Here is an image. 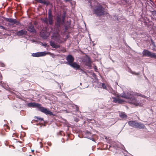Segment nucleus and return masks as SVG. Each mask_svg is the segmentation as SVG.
<instances>
[{
  "mask_svg": "<svg viewBox=\"0 0 156 156\" xmlns=\"http://www.w3.org/2000/svg\"><path fill=\"white\" fill-rule=\"evenodd\" d=\"M94 2V0H91V2ZM90 5L92 9H93V11L95 14L98 16H101L103 15L104 9L101 5H99L96 2L95 3L94 7H93L91 2Z\"/></svg>",
  "mask_w": 156,
  "mask_h": 156,
  "instance_id": "7ed1b4c3",
  "label": "nucleus"
},
{
  "mask_svg": "<svg viewBox=\"0 0 156 156\" xmlns=\"http://www.w3.org/2000/svg\"><path fill=\"white\" fill-rule=\"evenodd\" d=\"M113 101L115 103H121L123 101L118 98H113Z\"/></svg>",
  "mask_w": 156,
  "mask_h": 156,
  "instance_id": "2eb2a0df",
  "label": "nucleus"
},
{
  "mask_svg": "<svg viewBox=\"0 0 156 156\" xmlns=\"http://www.w3.org/2000/svg\"><path fill=\"white\" fill-rule=\"evenodd\" d=\"M135 95L141 96L144 98H146V96L144 95H142L141 94L137 93L135 94L131 92H129L123 94L122 95V97L128 99V101L130 103L133 104L136 106H141V104L139 101L136 99L134 97Z\"/></svg>",
  "mask_w": 156,
  "mask_h": 156,
  "instance_id": "f257e3e1",
  "label": "nucleus"
},
{
  "mask_svg": "<svg viewBox=\"0 0 156 156\" xmlns=\"http://www.w3.org/2000/svg\"><path fill=\"white\" fill-rule=\"evenodd\" d=\"M51 38L57 41L58 43H61L62 41L60 39V37L59 34L57 32L53 34L51 36Z\"/></svg>",
  "mask_w": 156,
  "mask_h": 156,
  "instance_id": "0eeeda50",
  "label": "nucleus"
},
{
  "mask_svg": "<svg viewBox=\"0 0 156 156\" xmlns=\"http://www.w3.org/2000/svg\"><path fill=\"white\" fill-rule=\"evenodd\" d=\"M27 30L30 32L32 33H35L36 32L34 26L30 24L29 25L28 27Z\"/></svg>",
  "mask_w": 156,
  "mask_h": 156,
  "instance_id": "f8f14e48",
  "label": "nucleus"
},
{
  "mask_svg": "<svg viewBox=\"0 0 156 156\" xmlns=\"http://www.w3.org/2000/svg\"><path fill=\"white\" fill-rule=\"evenodd\" d=\"M71 67L75 69H79L80 68V66L76 62H73L69 65Z\"/></svg>",
  "mask_w": 156,
  "mask_h": 156,
  "instance_id": "9b49d317",
  "label": "nucleus"
},
{
  "mask_svg": "<svg viewBox=\"0 0 156 156\" xmlns=\"http://www.w3.org/2000/svg\"><path fill=\"white\" fill-rule=\"evenodd\" d=\"M108 90L110 92L112 93L113 89H112L109 86H107Z\"/></svg>",
  "mask_w": 156,
  "mask_h": 156,
  "instance_id": "6ab92c4d",
  "label": "nucleus"
},
{
  "mask_svg": "<svg viewBox=\"0 0 156 156\" xmlns=\"http://www.w3.org/2000/svg\"><path fill=\"white\" fill-rule=\"evenodd\" d=\"M48 54H51V53L49 52H40L33 53L32 54V55L33 57H39L44 56Z\"/></svg>",
  "mask_w": 156,
  "mask_h": 156,
  "instance_id": "423d86ee",
  "label": "nucleus"
},
{
  "mask_svg": "<svg viewBox=\"0 0 156 156\" xmlns=\"http://www.w3.org/2000/svg\"><path fill=\"white\" fill-rule=\"evenodd\" d=\"M37 2L40 3H41L45 4H46V2L45 0H35Z\"/></svg>",
  "mask_w": 156,
  "mask_h": 156,
  "instance_id": "a211bd4d",
  "label": "nucleus"
},
{
  "mask_svg": "<svg viewBox=\"0 0 156 156\" xmlns=\"http://www.w3.org/2000/svg\"><path fill=\"white\" fill-rule=\"evenodd\" d=\"M40 34L41 37H42L43 38L45 39L47 38L48 36L49 35V34L48 33H47L46 34H45L44 35H43L42 34V32H41L40 33Z\"/></svg>",
  "mask_w": 156,
  "mask_h": 156,
  "instance_id": "f3484780",
  "label": "nucleus"
},
{
  "mask_svg": "<svg viewBox=\"0 0 156 156\" xmlns=\"http://www.w3.org/2000/svg\"><path fill=\"white\" fill-rule=\"evenodd\" d=\"M66 59L69 65L73 62L74 61V58L72 56L70 55H68L66 57Z\"/></svg>",
  "mask_w": 156,
  "mask_h": 156,
  "instance_id": "6e6552de",
  "label": "nucleus"
},
{
  "mask_svg": "<svg viewBox=\"0 0 156 156\" xmlns=\"http://www.w3.org/2000/svg\"><path fill=\"white\" fill-rule=\"evenodd\" d=\"M142 54L143 56L156 58V55L154 53H152L147 50H144L143 51Z\"/></svg>",
  "mask_w": 156,
  "mask_h": 156,
  "instance_id": "39448f33",
  "label": "nucleus"
},
{
  "mask_svg": "<svg viewBox=\"0 0 156 156\" xmlns=\"http://www.w3.org/2000/svg\"><path fill=\"white\" fill-rule=\"evenodd\" d=\"M79 69H80V71L82 72V73H85V71H83V70L82 69L80 68Z\"/></svg>",
  "mask_w": 156,
  "mask_h": 156,
  "instance_id": "b1692460",
  "label": "nucleus"
},
{
  "mask_svg": "<svg viewBox=\"0 0 156 156\" xmlns=\"http://www.w3.org/2000/svg\"><path fill=\"white\" fill-rule=\"evenodd\" d=\"M48 22L50 24H52L53 23V16L51 14V12L50 11V10H49V12L48 13Z\"/></svg>",
  "mask_w": 156,
  "mask_h": 156,
  "instance_id": "1a4fd4ad",
  "label": "nucleus"
},
{
  "mask_svg": "<svg viewBox=\"0 0 156 156\" xmlns=\"http://www.w3.org/2000/svg\"><path fill=\"white\" fill-rule=\"evenodd\" d=\"M120 117L122 119H125L126 118L127 116L124 112H121L119 114Z\"/></svg>",
  "mask_w": 156,
  "mask_h": 156,
  "instance_id": "dca6fc26",
  "label": "nucleus"
},
{
  "mask_svg": "<svg viewBox=\"0 0 156 156\" xmlns=\"http://www.w3.org/2000/svg\"><path fill=\"white\" fill-rule=\"evenodd\" d=\"M0 28L2 29H5V28L4 27L2 26H0Z\"/></svg>",
  "mask_w": 156,
  "mask_h": 156,
  "instance_id": "393cba45",
  "label": "nucleus"
},
{
  "mask_svg": "<svg viewBox=\"0 0 156 156\" xmlns=\"http://www.w3.org/2000/svg\"><path fill=\"white\" fill-rule=\"evenodd\" d=\"M28 105L29 107H36L40 111L47 115H53L52 112L50 111L48 109L42 107L41 104L35 103H30L28 104Z\"/></svg>",
  "mask_w": 156,
  "mask_h": 156,
  "instance_id": "f03ea898",
  "label": "nucleus"
},
{
  "mask_svg": "<svg viewBox=\"0 0 156 156\" xmlns=\"http://www.w3.org/2000/svg\"><path fill=\"white\" fill-rule=\"evenodd\" d=\"M61 21V19L60 17H58L57 18V22L59 24Z\"/></svg>",
  "mask_w": 156,
  "mask_h": 156,
  "instance_id": "5701e85b",
  "label": "nucleus"
},
{
  "mask_svg": "<svg viewBox=\"0 0 156 156\" xmlns=\"http://www.w3.org/2000/svg\"><path fill=\"white\" fill-rule=\"evenodd\" d=\"M132 73L133 74H134L137 75L139 74V73H136L135 72H133Z\"/></svg>",
  "mask_w": 156,
  "mask_h": 156,
  "instance_id": "a878e982",
  "label": "nucleus"
},
{
  "mask_svg": "<svg viewBox=\"0 0 156 156\" xmlns=\"http://www.w3.org/2000/svg\"><path fill=\"white\" fill-rule=\"evenodd\" d=\"M153 45L154 46H155V44H154V43H153Z\"/></svg>",
  "mask_w": 156,
  "mask_h": 156,
  "instance_id": "cd10ccee",
  "label": "nucleus"
},
{
  "mask_svg": "<svg viewBox=\"0 0 156 156\" xmlns=\"http://www.w3.org/2000/svg\"><path fill=\"white\" fill-rule=\"evenodd\" d=\"M27 31L24 30L20 31H18L16 32L17 35L18 36H23L25 35L27 33Z\"/></svg>",
  "mask_w": 156,
  "mask_h": 156,
  "instance_id": "9d476101",
  "label": "nucleus"
},
{
  "mask_svg": "<svg viewBox=\"0 0 156 156\" xmlns=\"http://www.w3.org/2000/svg\"><path fill=\"white\" fill-rule=\"evenodd\" d=\"M1 66H2V67H4L5 66V64L3 63H2L1 64Z\"/></svg>",
  "mask_w": 156,
  "mask_h": 156,
  "instance_id": "bb28decb",
  "label": "nucleus"
},
{
  "mask_svg": "<svg viewBox=\"0 0 156 156\" xmlns=\"http://www.w3.org/2000/svg\"><path fill=\"white\" fill-rule=\"evenodd\" d=\"M7 21L9 22L12 23V24H15L17 23V21L15 19L11 18L8 19Z\"/></svg>",
  "mask_w": 156,
  "mask_h": 156,
  "instance_id": "4468645a",
  "label": "nucleus"
},
{
  "mask_svg": "<svg viewBox=\"0 0 156 156\" xmlns=\"http://www.w3.org/2000/svg\"><path fill=\"white\" fill-rule=\"evenodd\" d=\"M129 125L133 127L139 128H143L144 127V125L137 122L135 121H129L128 122Z\"/></svg>",
  "mask_w": 156,
  "mask_h": 156,
  "instance_id": "20e7f679",
  "label": "nucleus"
},
{
  "mask_svg": "<svg viewBox=\"0 0 156 156\" xmlns=\"http://www.w3.org/2000/svg\"><path fill=\"white\" fill-rule=\"evenodd\" d=\"M102 87L104 89H105L106 90L108 89L107 88V87H106L105 84L103 83H102Z\"/></svg>",
  "mask_w": 156,
  "mask_h": 156,
  "instance_id": "4be33fe9",
  "label": "nucleus"
},
{
  "mask_svg": "<svg viewBox=\"0 0 156 156\" xmlns=\"http://www.w3.org/2000/svg\"><path fill=\"white\" fill-rule=\"evenodd\" d=\"M35 118L37 119L38 120H39L40 122H41L43 120V118H41L40 117H35Z\"/></svg>",
  "mask_w": 156,
  "mask_h": 156,
  "instance_id": "aec40b11",
  "label": "nucleus"
},
{
  "mask_svg": "<svg viewBox=\"0 0 156 156\" xmlns=\"http://www.w3.org/2000/svg\"><path fill=\"white\" fill-rule=\"evenodd\" d=\"M50 43L51 46L53 48H56L60 47L59 45L56 44L53 41H51L50 42Z\"/></svg>",
  "mask_w": 156,
  "mask_h": 156,
  "instance_id": "ddd939ff",
  "label": "nucleus"
},
{
  "mask_svg": "<svg viewBox=\"0 0 156 156\" xmlns=\"http://www.w3.org/2000/svg\"><path fill=\"white\" fill-rule=\"evenodd\" d=\"M43 21L47 24H48V19L47 18H45L43 20Z\"/></svg>",
  "mask_w": 156,
  "mask_h": 156,
  "instance_id": "412c9836",
  "label": "nucleus"
}]
</instances>
